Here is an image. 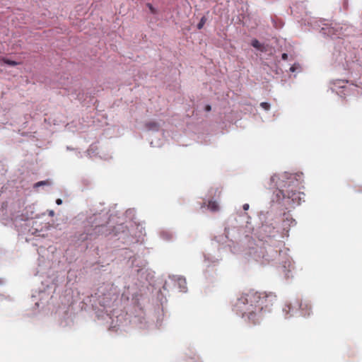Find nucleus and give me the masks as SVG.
Instances as JSON below:
<instances>
[{"instance_id": "15", "label": "nucleus", "mask_w": 362, "mask_h": 362, "mask_svg": "<svg viewBox=\"0 0 362 362\" xmlns=\"http://www.w3.org/2000/svg\"><path fill=\"white\" fill-rule=\"evenodd\" d=\"M249 207H250V206H249V204H243V210H245V211L248 210Z\"/></svg>"}, {"instance_id": "14", "label": "nucleus", "mask_w": 362, "mask_h": 362, "mask_svg": "<svg viewBox=\"0 0 362 362\" xmlns=\"http://www.w3.org/2000/svg\"><path fill=\"white\" fill-rule=\"evenodd\" d=\"M147 6L152 13L155 14L156 13V10L151 4H147Z\"/></svg>"}, {"instance_id": "5", "label": "nucleus", "mask_w": 362, "mask_h": 362, "mask_svg": "<svg viewBox=\"0 0 362 362\" xmlns=\"http://www.w3.org/2000/svg\"><path fill=\"white\" fill-rule=\"evenodd\" d=\"M175 282L177 283L180 291L185 292L187 290V282L186 279L182 276L174 277Z\"/></svg>"}, {"instance_id": "7", "label": "nucleus", "mask_w": 362, "mask_h": 362, "mask_svg": "<svg viewBox=\"0 0 362 362\" xmlns=\"http://www.w3.org/2000/svg\"><path fill=\"white\" fill-rule=\"evenodd\" d=\"M0 60L2 61L6 64L9 65V66H16V65L20 64L19 62H17L16 61H13V60L6 59L5 57L0 58Z\"/></svg>"}, {"instance_id": "6", "label": "nucleus", "mask_w": 362, "mask_h": 362, "mask_svg": "<svg viewBox=\"0 0 362 362\" xmlns=\"http://www.w3.org/2000/svg\"><path fill=\"white\" fill-rule=\"evenodd\" d=\"M208 208L212 211H216L218 210V204L215 201H209Z\"/></svg>"}, {"instance_id": "19", "label": "nucleus", "mask_w": 362, "mask_h": 362, "mask_svg": "<svg viewBox=\"0 0 362 362\" xmlns=\"http://www.w3.org/2000/svg\"><path fill=\"white\" fill-rule=\"evenodd\" d=\"M56 203H57V204L60 205V204H62V199H57L56 200Z\"/></svg>"}, {"instance_id": "1", "label": "nucleus", "mask_w": 362, "mask_h": 362, "mask_svg": "<svg viewBox=\"0 0 362 362\" xmlns=\"http://www.w3.org/2000/svg\"><path fill=\"white\" fill-rule=\"evenodd\" d=\"M259 292L250 290L238 297L233 305V310L237 314L245 317L252 324L259 323L262 319L260 308L258 307Z\"/></svg>"}, {"instance_id": "3", "label": "nucleus", "mask_w": 362, "mask_h": 362, "mask_svg": "<svg viewBox=\"0 0 362 362\" xmlns=\"http://www.w3.org/2000/svg\"><path fill=\"white\" fill-rule=\"evenodd\" d=\"M280 194L282 196L283 199L287 197L291 199L293 204H297L300 203V200L303 198L304 196L303 193L293 189L291 191H288V189H279L276 193V196L279 197Z\"/></svg>"}, {"instance_id": "22", "label": "nucleus", "mask_w": 362, "mask_h": 362, "mask_svg": "<svg viewBox=\"0 0 362 362\" xmlns=\"http://www.w3.org/2000/svg\"><path fill=\"white\" fill-rule=\"evenodd\" d=\"M54 211H51L49 212V215H50V216H53V215H54Z\"/></svg>"}, {"instance_id": "8", "label": "nucleus", "mask_w": 362, "mask_h": 362, "mask_svg": "<svg viewBox=\"0 0 362 362\" xmlns=\"http://www.w3.org/2000/svg\"><path fill=\"white\" fill-rule=\"evenodd\" d=\"M146 127L149 129L158 130L159 124L156 122H148L146 124Z\"/></svg>"}, {"instance_id": "16", "label": "nucleus", "mask_w": 362, "mask_h": 362, "mask_svg": "<svg viewBox=\"0 0 362 362\" xmlns=\"http://www.w3.org/2000/svg\"><path fill=\"white\" fill-rule=\"evenodd\" d=\"M281 58L283 60H286L288 59V54L286 53L282 54Z\"/></svg>"}, {"instance_id": "21", "label": "nucleus", "mask_w": 362, "mask_h": 362, "mask_svg": "<svg viewBox=\"0 0 362 362\" xmlns=\"http://www.w3.org/2000/svg\"><path fill=\"white\" fill-rule=\"evenodd\" d=\"M290 70H291L292 72H293V71H295V70H296V69H295V67L293 66H291V67Z\"/></svg>"}, {"instance_id": "17", "label": "nucleus", "mask_w": 362, "mask_h": 362, "mask_svg": "<svg viewBox=\"0 0 362 362\" xmlns=\"http://www.w3.org/2000/svg\"><path fill=\"white\" fill-rule=\"evenodd\" d=\"M286 220L289 222H291L290 225L291 224H294L295 223V220H293L292 218H291L290 219H288L287 217H286Z\"/></svg>"}, {"instance_id": "4", "label": "nucleus", "mask_w": 362, "mask_h": 362, "mask_svg": "<svg viewBox=\"0 0 362 362\" xmlns=\"http://www.w3.org/2000/svg\"><path fill=\"white\" fill-rule=\"evenodd\" d=\"M298 305L303 316L310 315L311 312V306L309 303L306 302H300V303H298Z\"/></svg>"}, {"instance_id": "13", "label": "nucleus", "mask_w": 362, "mask_h": 362, "mask_svg": "<svg viewBox=\"0 0 362 362\" xmlns=\"http://www.w3.org/2000/svg\"><path fill=\"white\" fill-rule=\"evenodd\" d=\"M260 106L265 110H269L270 108V105L266 102L261 103Z\"/></svg>"}, {"instance_id": "20", "label": "nucleus", "mask_w": 362, "mask_h": 362, "mask_svg": "<svg viewBox=\"0 0 362 362\" xmlns=\"http://www.w3.org/2000/svg\"><path fill=\"white\" fill-rule=\"evenodd\" d=\"M94 230H97V231H98V232H99V231H100V226H95V229H94Z\"/></svg>"}, {"instance_id": "12", "label": "nucleus", "mask_w": 362, "mask_h": 362, "mask_svg": "<svg viewBox=\"0 0 362 362\" xmlns=\"http://www.w3.org/2000/svg\"><path fill=\"white\" fill-rule=\"evenodd\" d=\"M206 22V18L205 16L202 17V18L200 19V21L197 24V28L199 30H201L204 27Z\"/></svg>"}, {"instance_id": "18", "label": "nucleus", "mask_w": 362, "mask_h": 362, "mask_svg": "<svg viewBox=\"0 0 362 362\" xmlns=\"http://www.w3.org/2000/svg\"><path fill=\"white\" fill-rule=\"evenodd\" d=\"M211 110V107L209 105H206L205 110L209 112Z\"/></svg>"}, {"instance_id": "11", "label": "nucleus", "mask_w": 362, "mask_h": 362, "mask_svg": "<svg viewBox=\"0 0 362 362\" xmlns=\"http://www.w3.org/2000/svg\"><path fill=\"white\" fill-rule=\"evenodd\" d=\"M292 309V306L291 304H285L284 307L283 308V311L285 313L286 317L289 314Z\"/></svg>"}, {"instance_id": "9", "label": "nucleus", "mask_w": 362, "mask_h": 362, "mask_svg": "<svg viewBox=\"0 0 362 362\" xmlns=\"http://www.w3.org/2000/svg\"><path fill=\"white\" fill-rule=\"evenodd\" d=\"M252 46L254 47L255 48H257L259 50H262V45L260 44V42L255 39L252 41V43H251Z\"/></svg>"}, {"instance_id": "10", "label": "nucleus", "mask_w": 362, "mask_h": 362, "mask_svg": "<svg viewBox=\"0 0 362 362\" xmlns=\"http://www.w3.org/2000/svg\"><path fill=\"white\" fill-rule=\"evenodd\" d=\"M49 184L50 183H49V182L48 180L40 181V182H36L34 185L33 187L34 188H37V187H39L40 186L49 185Z\"/></svg>"}, {"instance_id": "2", "label": "nucleus", "mask_w": 362, "mask_h": 362, "mask_svg": "<svg viewBox=\"0 0 362 362\" xmlns=\"http://www.w3.org/2000/svg\"><path fill=\"white\" fill-rule=\"evenodd\" d=\"M259 296L258 307L260 308V313L264 309H269L277 300L276 296L272 292H259ZM260 315L262 316L261 314Z\"/></svg>"}]
</instances>
